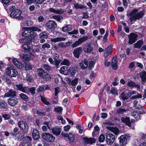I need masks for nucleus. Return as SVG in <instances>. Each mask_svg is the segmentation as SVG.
I'll return each instance as SVG.
<instances>
[{"label": "nucleus", "mask_w": 146, "mask_h": 146, "mask_svg": "<svg viewBox=\"0 0 146 146\" xmlns=\"http://www.w3.org/2000/svg\"><path fill=\"white\" fill-rule=\"evenodd\" d=\"M138 10L135 9L128 14V15L130 16V20L132 23L135 21L137 19H139L142 18L144 15L143 11H141L137 13Z\"/></svg>", "instance_id": "nucleus-1"}, {"label": "nucleus", "mask_w": 146, "mask_h": 146, "mask_svg": "<svg viewBox=\"0 0 146 146\" xmlns=\"http://www.w3.org/2000/svg\"><path fill=\"white\" fill-rule=\"evenodd\" d=\"M23 30L24 31L22 33L23 36H28V37L34 33V31H41L38 28L35 27L23 28Z\"/></svg>", "instance_id": "nucleus-2"}, {"label": "nucleus", "mask_w": 146, "mask_h": 146, "mask_svg": "<svg viewBox=\"0 0 146 146\" xmlns=\"http://www.w3.org/2000/svg\"><path fill=\"white\" fill-rule=\"evenodd\" d=\"M38 74L39 77L46 81H48L51 80V77L46 71L42 68L37 69Z\"/></svg>", "instance_id": "nucleus-3"}, {"label": "nucleus", "mask_w": 146, "mask_h": 146, "mask_svg": "<svg viewBox=\"0 0 146 146\" xmlns=\"http://www.w3.org/2000/svg\"><path fill=\"white\" fill-rule=\"evenodd\" d=\"M41 137L44 140L48 142H53L55 139V137L49 133L43 132Z\"/></svg>", "instance_id": "nucleus-4"}, {"label": "nucleus", "mask_w": 146, "mask_h": 146, "mask_svg": "<svg viewBox=\"0 0 146 146\" xmlns=\"http://www.w3.org/2000/svg\"><path fill=\"white\" fill-rule=\"evenodd\" d=\"M6 73L7 75L11 78L16 77L18 74L17 70L11 67L7 68L6 70Z\"/></svg>", "instance_id": "nucleus-5"}, {"label": "nucleus", "mask_w": 146, "mask_h": 146, "mask_svg": "<svg viewBox=\"0 0 146 146\" xmlns=\"http://www.w3.org/2000/svg\"><path fill=\"white\" fill-rule=\"evenodd\" d=\"M21 12L20 10L16 9L12 11L10 15V17L12 18H18L19 19H21L23 18V17L21 15Z\"/></svg>", "instance_id": "nucleus-6"}, {"label": "nucleus", "mask_w": 146, "mask_h": 146, "mask_svg": "<svg viewBox=\"0 0 146 146\" xmlns=\"http://www.w3.org/2000/svg\"><path fill=\"white\" fill-rule=\"evenodd\" d=\"M88 38L87 36H85L80 38L78 40L76 41L74 43L71 45V47L74 48L80 45L83 42L87 40Z\"/></svg>", "instance_id": "nucleus-7"}, {"label": "nucleus", "mask_w": 146, "mask_h": 146, "mask_svg": "<svg viewBox=\"0 0 146 146\" xmlns=\"http://www.w3.org/2000/svg\"><path fill=\"white\" fill-rule=\"evenodd\" d=\"M18 126L20 129L24 132H27L28 131L29 127L27 123L24 121H20L18 122Z\"/></svg>", "instance_id": "nucleus-8"}, {"label": "nucleus", "mask_w": 146, "mask_h": 146, "mask_svg": "<svg viewBox=\"0 0 146 146\" xmlns=\"http://www.w3.org/2000/svg\"><path fill=\"white\" fill-rule=\"evenodd\" d=\"M46 27L47 30L50 31L56 29L57 27V25L54 21L50 20L46 22Z\"/></svg>", "instance_id": "nucleus-9"}, {"label": "nucleus", "mask_w": 146, "mask_h": 146, "mask_svg": "<svg viewBox=\"0 0 146 146\" xmlns=\"http://www.w3.org/2000/svg\"><path fill=\"white\" fill-rule=\"evenodd\" d=\"M115 140L114 135L111 133H107L106 137V142L108 145H111Z\"/></svg>", "instance_id": "nucleus-10"}, {"label": "nucleus", "mask_w": 146, "mask_h": 146, "mask_svg": "<svg viewBox=\"0 0 146 146\" xmlns=\"http://www.w3.org/2000/svg\"><path fill=\"white\" fill-rule=\"evenodd\" d=\"M62 135L65 138H68L71 142H73L74 141V135L70 132L68 133L62 132Z\"/></svg>", "instance_id": "nucleus-11"}, {"label": "nucleus", "mask_w": 146, "mask_h": 146, "mask_svg": "<svg viewBox=\"0 0 146 146\" xmlns=\"http://www.w3.org/2000/svg\"><path fill=\"white\" fill-rule=\"evenodd\" d=\"M119 145L121 146H125L127 143V136L125 135H121L118 138Z\"/></svg>", "instance_id": "nucleus-12"}, {"label": "nucleus", "mask_w": 146, "mask_h": 146, "mask_svg": "<svg viewBox=\"0 0 146 146\" xmlns=\"http://www.w3.org/2000/svg\"><path fill=\"white\" fill-rule=\"evenodd\" d=\"M32 136L33 139L35 140H37L40 138V132L36 128L33 129L32 133Z\"/></svg>", "instance_id": "nucleus-13"}, {"label": "nucleus", "mask_w": 146, "mask_h": 146, "mask_svg": "<svg viewBox=\"0 0 146 146\" xmlns=\"http://www.w3.org/2000/svg\"><path fill=\"white\" fill-rule=\"evenodd\" d=\"M128 37L129 39L128 41L129 44H132L137 40V38L138 36L136 34L131 33Z\"/></svg>", "instance_id": "nucleus-14"}, {"label": "nucleus", "mask_w": 146, "mask_h": 146, "mask_svg": "<svg viewBox=\"0 0 146 146\" xmlns=\"http://www.w3.org/2000/svg\"><path fill=\"white\" fill-rule=\"evenodd\" d=\"M83 141L85 144H92L96 142V139L93 137L88 138L87 137L83 138Z\"/></svg>", "instance_id": "nucleus-15"}, {"label": "nucleus", "mask_w": 146, "mask_h": 146, "mask_svg": "<svg viewBox=\"0 0 146 146\" xmlns=\"http://www.w3.org/2000/svg\"><path fill=\"white\" fill-rule=\"evenodd\" d=\"M14 87L16 89L21 91L24 93L26 92L28 89L27 88L23 86L21 84L15 85L14 86Z\"/></svg>", "instance_id": "nucleus-16"}, {"label": "nucleus", "mask_w": 146, "mask_h": 146, "mask_svg": "<svg viewBox=\"0 0 146 146\" xmlns=\"http://www.w3.org/2000/svg\"><path fill=\"white\" fill-rule=\"evenodd\" d=\"M8 102L9 104L12 106L16 105L18 103V100L16 98L13 97L9 98Z\"/></svg>", "instance_id": "nucleus-17"}, {"label": "nucleus", "mask_w": 146, "mask_h": 146, "mask_svg": "<svg viewBox=\"0 0 146 146\" xmlns=\"http://www.w3.org/2000/svg\"><path fill=\"white\" fill-rule=\"evenodd\" d=\"M117 63V57L115 56L112 58L111 61V66L113 69L117 70L118 69Z\"/></svg>", "instance_id": "nucleus-18"}, {"label": "nucleus", "mask_w": 146, "mask_h": 146, "mask_svg": "<svg viewBox=\"0 0 146 146\" xmlns=\"http://www.w3.org/2000/svg\"><path fill=\"white\" fill-rule=\"evenodd\" d=\"M92 50L93 47L90 44L85 45L83 48L84 52L87 53H90Z\"/></svg>", "instance_id": "nucleus-19"}, {"label": "nucleus", "mask_w": 146, "mask_h": 146, "mask_svg": "<svg viewBox=\"0 0 146 146\" xmlns=\"http://www.w3.org/2000/svg\"><path fill=\"white\" fill-rule=\"evenodd\" d=\"M82 47H79L75 48L73 52L74 56L76 58H78L79 57L80 54L82 52Z\"/></svg>", "instance_id": "nucleus-20"}, {"label": "nucleus", "mask_w": 146, "mask_h": 146, "mask_svg": "<svg viewBox=\"0 0 146 146\" xmlns=\"http://www.w3.org/2000/svg\"><path fill=\"white\" fill-rule=\"evenodd\" d=\"M40 50V47L39 45H37L36 46H33L32 48L30 49V54L32 55V53L33 52L38 53L39 52Z\"/></svg>", "instance_id": "nucleus-21"}, {"label": "nucleus", "mask_w": 146, "mask_h": 146, "mask_svg": "<svg viewBox=\"0 0 146 146\" xmlns=\"http://www.w3.org/2000/svg\"><path fill=\"white\" fill-rule=\"evenodd\" d=\"M19 55L23 61H27L31 60L30 56L28 54L20 53Z\"/></svg>", "instance_id": "nucleus-22"}, {"label": "nucleus", "mask_w": 146, "mask_h": 146, "mask_svg": "<svg viewBox=\"0 0 146 146\" xmlns=\"http://www.w3.org/2000/svg\"><path fill=\"white\" fill-rule=\"evenodd\" d=\"M112 51V48L111 46L107 47L105 50L104 56L106 58L111 55Z\"/></svg>", "instance_id": "nucleus-23"}, {"label": "nucleus", "mask_w": 146, "mask_h": 146, "mask_svg": "<svg viewBox=\"0 0 146 146\" xmlns=\"http://www.w3.org/2000/svg\"><path fill=\"white\" fill-rule=\"evenodd\" d=\"M68 68L66 66H62L60 69V72L65 75H68L69 74V71L68 70Z\"/></svg>", "instance_id": "nucleus-24"}, {"label": "nucleus", "mask_w": 146, "mask_h": 146, "mask_svg": "<svg viewBox=\"0 0 146 146\" xmlns=\"http://www.w3.org/2000/svg\"><path fill=\"white\" fill-rule=\"evenodd\" d=\"M52 131L53 134L58 136L61 133V129L60 128L54 127L52 128Z\"/></svg>", "instance_id": "nucleus-25"}, {"label": "nucleus", "mask_w": 146, "mask_h": 146, "mask_svg": "<svg viewBox=\"0 0 146 146\" xmlns=\"http://www.w3.org/2000/svg\"><path fill=\"white\" fill-rule=\"evenodd\" d=\"M88 62L86 59H85L84 61H82L80 64L81 68L82 70H84L86 68L88 65Z\"/></svg>", "instance_id": "nucleus-26"}, {"label": "nucleus", "mask_w": 146, "mask_h": 146, "mask_svg": "<svg viewBox=\"0 0 146 146\" xmlns=\"http://www.w3.org/2000/svg\"><path fill=\"white\" fill-rule=\"evenodd\" d=\"M49 10L51 12L54 13L56 14H61L64 12V10L62 9H55L53 8H51L49 9Z\"/></svg>", "instance_id": "nucleus-27"}, {"label": "nucleus", "mask_w": 146, "mask_h": 146, "mask_svg": "<svg viewBox=\"0 0 146 146\" xmlns=\"http://www.w3.org/2000/svg\"><path fill=\"white\" fill-rule=\"evenodd\" d=\"M19 129L18 127H15L13 130V132L11 134V135L15 137H19L21 133L20 132L18 131Z\"/></svg>", "instance_id": "nucleus-28"}, {"label": "nucleus", "mask_w": 146, "mask_h": 146, "mask_svg": "<svg viewBox=\"0 0 146 146\" xmlns=\"http://www.w3.org/2000/svg\"><path fill=\"white\" fill-rule=\"evenodd\" d=\"M121 120L122 122L124 123L125 124L129 127H131V124H130V118L129 117H126L125 118H122Z\"/></svg>", "instance_id": "nucleus-29"}, {"label": "nucleus", "mask_w": 146, "mask_h": 146, "mask_svg": "<svg viewBox=\"0 0 146 146\" xmlns=\"http://www.w3.org/2000/svg\"><path fill=\"white\" fill-rule=\"evenodd\" d=\"M16 92L13 90H10L8 92L5 93L4 95L5 97H9L15 96Z\"/></svg>", "instance_id": "nucleus-30"}, {"label": "nucleus", "mask_w": 146, "mask_h": 146, "mask_svg": "<svg viewBox=\"0 0 146 146\" xmlns=\"http://www.w3.org/2000/svg\"><path fill=\"white\" fill-rule=\"evenodd\" d=\"M12 62L17 67L19 68H22L23 67V65L19 62L16 58L13 59Z\"/></svg>", "instance_id": "nucleus-31"}, {"label": "nucleus", "mask_w": 146, "mask_h": 146, "mask_svg": "<svg viewBox=\"0 0 146 146\" xmlns=\"http://www.w3.org/2000/svg\"><path fill=\"white\" fill-rule=\"evenodd\" d=\"M19 146H31V144L28 139H25L21 142Z\"/></svg>", "instance_id": "nucleus-32"}, {"label": "nucleus", "mask_w": 146, "mask_h": 146, "mask_svg": "<svg viewBox=\"0 0 146 146\" xmlns=\"http://www.w3.org/2000/svg\"><path fill=\"white\" fill-rule=\"evenodd\" d=\"M66 38L64 37H57L56 38H53L51 39V41L52 42L55 43L58 42L65 41Z\"/></svg>", "instance_id": "nucleus-33"}, {"label": "nucleus", "mask_w": 146, "mask_h": 146, "mask_svg": "<svg viewBox=\"0 0 146 146\" xmlns=\"http://www.w3.org/2000/svg\"><path fill=\"white\" fill-rule=\"evenodd\" d=\"M25 37L19 40V42L22 43H29L31 42V40L28 36H25Z\"/></svg>", "instance_id": "nucleus-34"}, {"label": "nucleus", "mask_w": 146, "mask_h": 146, "mask_svg": "<svg viewBox=\"0 0 146 146\" xmlns=\"http://www.w3.org/2000/svg\"><path fill=\"white\" fill-rule=\"evenodd\" d=\"M49 89L47 85H42L39 86L37 90L38 92H40L44 91L45 90H49Z\"/></svg>", "instance_id": "nucleus-35"}, {"label": "nucleus", "mask_w": 146, "mask_h": 146, "mask_svg": "<svg viewBox=\"0 0 146 146\" xmlns=\"http://www.w3.org/2000/svg\"><path fill=\"white\" fill-rule=\"evenodd\" d=\"M108 130L113 132L115 135H117L119 132L118 128L112 127H109L108 128Z\"/></svg>", "instance_id": "nucleus-36"}, {"label": "nucleus", "mask_w": 146, "mask_h": 146, "mask_svg": "<svg viewBox=\"0 0 146 146\" xmlns=\"http://www.w3.org/2000/svg\"><path fill=\"white\" fill-rule=\"evenodd\" d=\"M72 29V26L70 25H67L62 27V31L64 32L70 31Z\"/></svg>", "instance_id": "nucleus-37"}, {"label": "nucleus", "mask_w": 146, "mask_h": 146, "mask_svg": "<svg viewBox=\"0 0 146 146\" xmlns=\"http://www.w3.org/2000/svg\"><path fill=\"white\" fill-rule=\"evenodd\" d=\"M0 107L2 109H8L7 104L3 100H0Z\"/></svg>", "instance_id": "nucleus-38"}, {"label": "nucleus", "mask_w": 146, "mask_h": 146, "mask_svg": "<svg viewBox=\"0 0 146 146\" xmlns=\"http://www.w3.org/2000/svg\"><path fill=\"white\" fill-rule=\"evenodd\" d=\"M140 77L142 80V84H143V82L146 81V73L145 72H142L140 73Z\"/></svg>", "instance_id": "nucleus-39"}, {"label": "nucleus", "mask_w": 146, "mask_h": 146, "mask_svg": "<svg viewBox=\"0 0 146 146\" xmlns=\"http://www.w3.org/2000/svg\"><path fill=\"white\" fill-rule=\"evenodd\" d=\"M78 79L77 78H76L74 80H68L69 84L72 86H75L77 85L78 83Z\"/></svg>", "instance_id": "nucleus-40"}, {"label": "nucleus", "mask_w": 146, "mask_h": 146, "mask_svg": "<svg viewBox=\"0 0 146 146\" xmlns=\"http://www.w3.org/2000/svg\"><path fill=\"white\" fill-rule=\"evenodd\" d=\"M143 42L142 40H139L134 44V47L136 48H140L143 44Z\"/></svg>", "instance_id": "nucleus-41"}, {"label": "nucleus", "mask_w": 146, "mask_h": 146, "mask_svg": "<svg viewBox=\"0 0 146 146\" xmlns=\"http://www.w3.org/2000/svg\"><path fill=\"white\" fill-rule=\"evenodd\" d=\"M143 111L144 110H142V112L139 111V112L136 113H135L134 112H133L131 113V114L135 118L137 119L139 117H140V114L143 113Z\"/></svg>", "instance_id": "nucleus-42"}, {"label": "nucleus", "mask_w": 146, "mask_h": 146, "mask_svg": "<svg viewBox=\"0 0 146 146\" xmlns=\"http://www.w3.org/2000/svg\"><path fill=\"white\" fill-rule=\"evenodd\" d=\"M120 97L123 100H127L129 98L127 95V93L125 94V92H122L120 95Z\"/></svg>", "instance_id": "nucleus-43"}, {"label": "nucleus", "mask_w": 146, "mask_h": 146, "mask_svg": "<svg viewBox=\"0 0 146 146\" xmlns=\"http://www.w3.org/2000/svg\"><path fill=\"white\" fill-rule=\"evenodd\" d=\"M74 8L76 9H82L85 8L84 6L79 4L78 3H74L73 4Z\"/></svg>", "instance_id": "nucleus-44"}, {"label": "nucleus", "mask_w": 146, "mask_h": 146, "mask_svg": "<svg viewBox=\"0 0 146 146\" xmlns=\"http://www.w3.org/2000/svg\"><path fill=\"white\" fill-rule=\"evenodd\" d=\"M111 93L113 95L117 96L118 94L117 93V90L116 88L115 87H112L111 90Z\"/></svg>", "instance_id": "nucleus-45"}, {"label": "nucleus", "mask_w": 146, "mask_h": 146, "mask_svg": "<svg viewBox=\"0 0 146 146\" xmlns=\"http://www.w3.org/2000/svg\"><path fill=\"white\" fill-rule=\"evenodd\" d=\"M24 80L28 82H32L33 81V79L31 76L27 75V76L24 78Z\"/></svg>", "instance_id": "nucleus-46"}, {"label": "nucleus", "mask_w": 146, "mask_h": 146, "mask_svg": "<svg viewBox=\"0 0 146 146\" xmlns=\"http://www.w3.org/2000/svg\"><path fill=\"white\" fill-rule=\"evenodd\" d=\"M128 92L127 95L129 98L131 97L132 95L136 94L137 93V92L134 90H129Z\"/></svg>", "instance_id": "nucleus-47"}, {"label": "nucleus", "mask_w": 146, "mask_h": 146, "mask_svg": "<svg viewBox=\"0 0 146 146\" xmlns=\"http://www.w3.org/2000/svg\"><path fill=\"white\" fill-rule=\"evenodd\" d=\"M23 48L26 52H29L30 54V50L31 48H30L27 44H24L23 45Z\"/></svg>", "instance_id": "nucleus-48"}, {"label": "nucleus", "mask_w": 146, "mask_h": 146, "mask_svg": "<svg viewBox=\"0 0 146 146\" xmlns=\"http://www.w3.org/2000/svg\"><path fill=\"white\" fill-rule=\"evenodd\" d=\"M135 84V83L130 80L128 81L127 85L129 87L133 88L134 87Z\"/></svg>", "instance_id": "nucleus-49"}, {"label": "nucleus", "mask_w": 146, "mask_h": 146, "mask_svg": "<svg viewBox=\"0 0 146 146\" xmlns=\"http://www.w3.org/2000/svg\"><path fill=\"white\" fill-rule=\"evenodd\" d=\"M53 18L59 22H61V20L63 19V17L62 16L58 15L54 16Z\"/></svg>", "instance_id": "nucleus-50"}, {"label": "nucleus", "mask_w": 146, "mask_h": 146, "mask_svg": "<svg viewBox=\"0 0 146 146\" xmlns=\"http://www.w3.org/2000/svg\"><path fill=\"white\" fill-rule=\"evenodd\" d=\"M39 36L41 38H46L48 37V35L45 32H42L40 33Z\"/></svg>", "instance_id": "nucleus-51"}, {"label": "nucleus", "mask_w": 146, "mask_h": 146, "mask_svg": "<svg viewBox=\"0 0 146 146\" xmlns=\"http://www.w3.org/2000/svg\"><path fill=\"white\" fill-rule=\"evenodd\" d=\"M61 64L63 65L69 66L70 65V63L68 60L64 59L61 63Z\"/></svg>", "instance_id": "nucleus-52"}, {"label": "nucleus", "mask_w": 146, "mask_h": 146, "mask_svg": "<svg viewBox=\"0 0 146 146\" xmlns=\"http://www.w3.org/2000/svg\"><path fill=\"white\" fill-rule=\"evenodd\" d=\"M25 67L26 70H31L32 69V66L29 64L25 63L23 65V66Z\"/></svg>", "instance_id": "nucleus-53"}, {"label": "nucleus", "mask_w": 146, "mask_h": 146, "mask_svg": "<svg viewBox=\"0 0 146 146\" xmlns=\"http://www.w3.org/2000/svg\"><path fill=\"white\" fill-rule=\"evenodd\" d=\"M105 136L103 134H101L99 137V141L100 142H103L105 139Z\"/></svg>", "instance_id": "nucleus-54"}, {"label": "nucleus", "mask_w": 146, "mask_h": 146, "mask_svg": "<svg viewBox=\"0 0 146 146\" xmlns=\"http://www.w3.org/2000/svg\"><path fill=\"white\" fill-rule=\"evenodd\" d=\"M21 98L25 101H27L28 100V98L25 94L21 93L20 94Z\"/></svg>", "instance_id": "nucleus-55"}, {"label": "nucleus", "mask_w": 146, "mask_h": 146, "mask_svg": "<svg viewBox=\"0 0 146 146\" xmlns=\"http://www.w3.org/2000/svg\"><path fill=\"white\" fill-rule=\"evenodd\" d=\"M55 96H57L58 94L60 92L61 90V89H60V87H56L55 89Z\"/></svg>", "instance_id": "nucleus-56"}, {"label": "nucleus", "mask_w": 146, "mask_h": 146, "mask_svg": "<svg viewBox=\"0 0 146 146\" xmlns=\"http://www.w3.org/2000/svg\"><path fill=\"white\" fill-rule=\"evenodd\" d=\"M142 96L141 94H137V95L133 96L130 98L131 99H135L137 98H141Z\"/></svg>", "instance_id": "nucleus-57"}, {"label": "nucleus", "mask_w": 146, "mask_h": 146, "mask_svg": "<svg viewBox=\"0 0 146 146\" xmlns=\"http://www.w3.org/2000/svg\"><path fill=\"white\" fill-rule=\"evenodd\" d=\"M26 3L29 5H31L33 3H36V0H26Z\"/></svg>", "instance_id": "nucleus-58"}, {"label": "nucleus", "mask_w": 146, "mask_h": 146, "mask_svg": "<svg viewBox=\"0 0 146 146\" xmlns=\"http://www.w3.org/2000/svg\"><path fill=\"white\" fill-rule=\"evenodd\" d=\"M50 45L47 43H45L42 45V48L44 49L45 48H48L50 47Z\"/></svg>", "instance_id": "nucleus-59"}, {"label": "nucleus", "mask_w": 146, "mask_h": 146, "mask_svg": "<svg viewBox=\"0 0 146 146\" xmlns=\"http://www.w3.org/2000/svg\"><path fill=\"white\" fill-rule=\"evenodd\" d=\"M29 92L32 95H33L35 94V89L34 87L29 88L28 89Z\"/></svg>", "instance_id": "nucleus-60"}, {"label": "nucleus", "mask_w": 146, "mask_h": 146, "mask_svg": "<svg viewBox=\"0 0 146 146\" xmlns=\"http://www.w3.org/2000/svg\"><path fill=\"white\" fill-rule=\"evenodd\" d=\"M41 100L42 102L46 105H48L49 104V102L44 97H41Z\"/></svg>", "instance_id": "nucleus-61"}, {"label": "nucleus", "mask_w": 146, "mask_h": 146, "mask_svg": "<svg viewBox=\"0 0 146 146\" xmlns=\"http://www.w3.org/2000/svg\"><path fill=\"white\" fill-rule=\"evenodd\" d=\"M43 68L44 69L47 71H49L51 69L50 67L48 65L44 64L43 65Z\"/></svg>", "instance_id": "nucleus-62"}, {"label": "nucleus", "mask_w": 146, "mask_h": 146, "mask_svg": "<svg viewBox=\"0 0 146 146\" xmlns=\"http://www.w3.org/2000/svg\"><path fill=\"white\" fill-rule=\"evenodd\" d=\"M68 34L70 35H77L78 33V31L77 30H74L73 31L68 32Z\"/></svg>", "instance_id": "nucleus-63"}, {"label": "nucleus", "mask_w": 146, "mask_h": 146, "mask_svg": "<svg viewBox=\"0 0 146 146\" xmlns=\"http://www.w3.org/2000/svg\"><path fill=\"white\" fill-rule=\"evenodd\" d=\"M70 71L71 73L72 76H74L76 72V71L74 68H70Z\"/></svg>", "instance_id": "nucleus-64"}]
</instances>
